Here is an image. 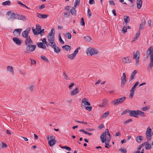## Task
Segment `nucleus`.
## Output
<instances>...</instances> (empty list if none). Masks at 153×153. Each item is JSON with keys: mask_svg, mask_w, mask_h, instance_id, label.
<instances>
[{"mask_svg": "<svg viewBox=\"0 0 153 153\" xmlns=\"http://www.w3.org/2000/svg\"><path fill=\"white\" fill-rule=\"evenodd\" d=\"M87 55L88 56H92V55L97 54L98 52L96 50L91 48H88L86 51Z\"/></svg>", "mask_w": 153, "mask_h": 153, "instance_id": "obj_9", "label": "nucleus"}, {"mask_svg": "<svg viewBox=\"0 0 153 153\" xmlns=\"http://www.w3.org/2000/svg\"><path fill=\"white\" fill-rule=\"evenodd\" d=\"M74 83H71L69 87L70 90L72 89V87L74 85Z\"/></svg>", "mask_w": 153, "mask_h": 153, "instance_id": "obj_63", "label": "nucleus"}, {"mask_svg": "<svg viewBox=\"0 0 153 153\" xmlns=\"http://www.w3.org/2000/svg\"><path fill=\"white\" fill-rule=\"evenodd\" d=\"M31 60V64H35L36 63V62L35 60H33L31 59H30Z\"/></svg>", "mask_w": 153, "mask_h": 153, "instance_id": "obj_62", "label": "nucleus"}, {"mask_svg": "<svg viewBox=\"0 0 153 153\" xmlns=\"http://www.w3.org/2000/svg\"><path fill=\"white\" fill-rule=\"evenodd\" d=\"M10 4L11 2L10 1H7L3 2L2 3V4L3 5H10Z\"/></svg>", "mask_w": 153, "mask_h": 153, "instance_id": "obj_40", "label": "nucleus"}, {"mask_svg": "<svg viewBox=\"0 0 153 153\" xmlns=\"http://www.w3.org/2000/svg\"><path fill=\"white\" fill-rule=\"evenodd\" d=\"M133 54L134 55L133 59H136L135 65L136 66H137L139 64V60L140 58L139 52L138 50H137L135 52H134L133 53Z\"/></svg>", "mask_w": 153, "mask_h": 153, "instance_id": "obj_8", "label": "nucleus"}, {"mask_svg": "<svg viewBox=\"0 0 153 153\" xmlns=\"http://www.w3.org/2000/svg\"><path fill=\"white\" fill-rule=\"evenodd\" d=\"M72 15H75L76 14V11L75 10V7H73L71 9H70L69 11Z\"/></svg>", "mask_w": 153, "mask_h": 153, "instance_id": "obj_27", "label": "nucleus"}, {"mask_svg": "<svg viewBox=\"0 0 153 153\" xmlns=\"http://www.w3.org/2000/svg\"><path fill=\"white\" fill-rule=\"evenodd\" d=\"M67 57L68 58H70L71 59H73L75 58L76 56L74 55V53H72L71 54L68 55Z\"/></svg>", "mask_w": 153, "mask_h": 153, "instance_id": "obj_34", "label": "nucleus"}, {"mask_svg": "<svg viewBox=\"0 0 153 153\" xmlns=\"http://www.w3.org/2000/svg\"><path fill=\"white\" fill-rule=\"evenodd\" d=\"M59 40L60 42L62 44H64V41L62 40V39L61 38V36H60V34L59 33Z\"/></svg>", "mask_w": 153, "mask_h": 153, "instance_id": "obj_47", "label": "nucleus"}, {"mask_svg": "<svg viewBox=\"0 0 153 153\" xmlns=\"http://www.w3.org/2000/svg\"><path fill=\"white\" fill-rule=\"evenodd\" d=\"M108 100H107L106 99H103L102 100V103L104 104V105H106V104L107 103H108Z\"/></svg>", "mask_w": 153, "mask_h": 153, "instance_id": "obj_52", "label": "nucleus"}, {"mask_svg": "<svg viewBox=\"0 0 153 153\" xmlns=\"http://www.w3.org/2000/svg\"><path fill=\"white\" fill-rule=\"evenodd\" d=\"M85 109L88 111H90L92 109V107L91 106H87L85 107Z\"/></svg>", "mask_w": 153, "mask_h": 153, "instance_id": "obj_53", "label": "nucleus"}, {"mask_svg": "<svg viewBox=\"0 0 153 153\" xmlns=\"http://www.w3.org/2000/svg\"><path fill=\"white\" fill-rule=\"evenodd\" d=\"M139 84V82H137L132 87L131 90L132 91H134V89Z\"/></svg>", "mask_w": 153, "mask_h": 153, "instance_id": "obj_38", "label": "nucleus"}, {"mask_svg": "<svg viewBox=\"0 0 153 153\" xmlns=\"http://www.w3.org/2000/svg\"><path fill=\"white\" fill-rule=\"evenodd\" d=\"M31 30L30 27H28L25 31H23L22 33V35L23 37L26 38V39L25 41H27L29 39H31L30 36H28L29 33Z\"/></svg>", "mask_w": 153, "mask_h": 153, "instance_id": "obj_7", "label": "nucleus"}, {"mask_svg": "<svg viewBox=\"0 0 153 153\" xmlns=\"http://www.w3.org/2000/svg\"><path fill=\"white\" fill-rule=\"evenodd\" d=\"M142 3V0H137V7L138 9L141 8Z\"/></svg>", "mask_w": 153, "mask_h": 153, "instance_id": "obj_20", "label": "nucleus"}, {"mask_svg": "<svg viewBox=\"0 0 153 153\" xmlns=\"http://www.w3.org/2000/svg\"><path fill=\"white\" fill-rule=\"evenodd\" d=\"M123 19L126 24L129 22L130 18L129 16H125L123 17Z\"/></svg>", "mask_w": 153, "mask_h": 153, "instance_id": "obj_30", "label": "nucleus"}, {"mask_svg": "<svg viewBox=\"0 0 153 153\" xmlns=\"http://www.w3.org/2000/svg\"><path fill=\"white\" fill-rule=\"evenodd\" d=\"M42 43H44L46 45L48 46V43L46 41V39L45 38H44L42 40Z\"/></svg>", "mask_w": 153, "mask_h": 153, "instance_id": "obj_58", "label": "nucleus"}, {"mask_svg": "<svg viewBox=\"0 0 153 153\" xmlns=\"http://www.w3.org/2000/svg\"><path fill=\"white\" fill-rule=\"evenodd\" d=\"M84 39L86 42H89L91 41V39L89 36H86L84 37Z\"/></svg>", "mask_w": 153, "mask_h": 153, "instance_id": "obj_31", "label": "nucleus"}, {"mask_svg": "<svg viewBox=\"0 0 153 153\" xmlns=\"http://www.w3.org/2000/svg\"><path fill=\"white\" fill-rule=\"evenodd\" d=\"M132 121V119H128V120L124 122V123H125L127 124V123H129V122H131Z\"/></svg>", "mask_w": 153, "mask_h": 153, "instance_id": "obj_61", "label": "nucleus"}, {"mask_svg": "<svg viewBox=\"0 0 153 153\" xmlns=\"http://www.w3.org/2000/svg\"><path fill=\"white\" fill-rule=\"evenodd\" d=\"M41 58L43 60L46 62H49L48 58L44 56L41 55Z\"/></svg>", "mask_w": 153, "mask_h": 153, "instance_id": "obj_35", "label": "nucleus"}, {"mask_svg": "<svg viewBox=\"0 0 153 153\" xmlns=\"http://www.w3.org/2000/svg\"><path fill=\"white\" fill-rule=\"evenodd\" d=\"M80 1V0H76L75 2L74 3V7H76L77 5H79Z\"/></svg>", "mask_w": 153, "mask_h": 153, "instance_id": "obj_45", "label": "nucleus"}, {"mask_svg": "<svg viewBox=\"0 0 153 153\" xmlns=\"http://www.w3.org/2000/svg\"><path fill=\"white\" fill-rule=\"evenodd\" d=\"M36 29H37L38 31H39L41 30V26L39 25H37L36 26Z\"/></svg>", "mask_w": 153, "mask_h": 153, "instance_id": "obj_51", "label": "nucleus"}, {"mask_svg": "<svg viewBox=\"0 0 153 153\" xmlns=\"http://www.w3.org/2000/svg\"><path fill=\"white\" fill-rule=\"evenodd\" d=\"M80 25L82 26H84L85 25L84 18L82 17L81 19Z\"/></svg>", "mask_w": 153, "mask_h": 153, "instance_id": "obj_46", "label": "nucleus"}, {"mask_svg": "<svg viewBox=\"0 0 153 153\" xmlns=\"http://www.w3.org/2000/svg\"><path fill=\"white\" fill-rule=\"evenodd\" d=\"M2 145V148L3 149L4 148H6L7 147V145L4 142H1Z\"/></svg>", "mask_w": 153, "mask_h": 153, "instance_id": "obj_57", "label": "nucleus"}, {"mask_svg": "<svg viewBox=\"0 0 153 153\" xmlns=\"http://www.w3.org/2000/svg\"><path fill=\"white\" fill-rule=\"evenodd\" d=\"M126 74L123 73L122 76L121 78V86L122 87H124L126 82Z\"/></svg>", "mask_w": 153, "mask_h": 153, "instance_id": "obj_10", "label": "nucleus"}, {"mask_svg": "<svg viewBox=\"0 0 153 153\" xmlns=\"http://www.w3.org/2000/svg\"><path fill=\"white\" fill-rule=\"evenodd\" d=\"M13 40L16 44L18 45H20L22 43L21 40L16 37H13Z\"/></svg>", "mask_w": 153, "mask_h": 153, "instance_id": "obj_15", "label": "nucleus"}, {"mask_svg": "<svg viewBox=\"0 0 153 153\" xmlns=\"http://www.w3.org/2000/svg\"><path fill=\"white\" fill-rule=\"evenodd\" d=\"M62 48L64 50H66V51L70 50L71 49V47L69 45H65L62 46Z\"/></svg>", "mask_w": 153, "mask_h": 153, "instance_id": "obj_24", "label": "nucleus"}, {"mask_svg": "<svg viewBox=\"0 0 153 153\" xmlns=\"http://www.w3.org/2000/svg\"><path fill=\"white\" fill-rule=\"evenodd\" d=\"M47 38L48 42L54 41L55 37L54 35L51 36H48Z\"/></svg>", "mask_w": 153, "mask_h": 153, "instance_id": "obj_28", "label": "nucleus"}, {"mask_svg": "<svg viewBox=\"0 0 153 153\" xmlns=\"http://www.w3.org/2000/svg\"><path fill=\"white\" fill-rule=\"evenodd\" d=\"M55 139V137L53 136H51L50 137H47V139L48 141V144L50 146H52L56 143V140Z\"/></svg>", "mask_w": 153, "mask_h": 153, "instance_id": "obj_6", "label": "nucleus"}, {"mask_svg": "<svg viewBox=\"0 0 153 153\" xmlns=\"http://www.w3.org/2000/svg\"><path fill=\"white\" fill-rule=\"evenodd\" d=\"M137 73V71L136 70H134L133 71L131 75V77L129 79V81H131L134 78L135 75Z\"/></svg>", "mask_w": 153, "mask_h": 153, "instance_id": "obj_22", "label": "nucleus"}, {"mask_svg": "<svg viewBox=\"0 0 153 153\" xmlns=\"http://www.w3.org/2000/svg\"><path fill=\"white\" fill-rule=\"evenodd\" d=\"M140 35V32H138L137 33L135 37H136V38H138L139 37Z\"/></svg>", "mask_w": 153, "mask_h": 153, "instance_id": "obj_64", "label": "nucleus"}, {"mask_svg": "<svg viewBox=\"0 0 153 153\" xmlns=\"http://www.w3.org/2000/svg\"><path fill=\"white\" fill-rule=\"evenodd\" d=\"M143 140V137L142 136L137 137L136 138V140L138 143H140Z\"/></svg>", "mask_w": 153, "mask_h": 153, "instance_id": "obj_32", "label": "nucleus"}, {"mask_svg": "<svg viewBox=\"0 0 153 153\" xmlns=\"http://www.w3.org/2000/svg\"><path fill=\"white\" fill-rule=\"evenodd\" d=\"M146 23L145 19L143 17L141 21V23L140 24L139 27V30H141L144 28V26Z\"/></svg>", "mask_w": 153, "mask_h": 153, "instance_id": "obj_14", "label": "nucleus"}, {"mask_svg": "<svg viewBox=\"0 0 153 153\" xmlns=\"http://www.w3.org/2000/svg\"><path fill=\"white\" fill-rule=\"evenodd\" d=\"M152 132V129L150 128V127L147 128L146 133V135L148 134H149V133H151Z\"/></svg>", "mask_w": 153, "mask_h": 153, "instance_id": "obj_39", "label": "nucleus"}, {"mask_svg": "<svg viewBox=\"0 0 153 153\" xmlns=\"http://www.w3.org/2000/svg\"><path fill=\"white\" fill-rule=\"evenodd\" d=\"M95 1L94 0H89V3L90 4H95Z\"/></svg>", "mask_w": 153, "mask_h": 153, "instance_id": "obj_59", "label": "nucleus"}, {"mask_svg": "<svg viewBox=\"0 0 153 153\" xmlns=\"http://www.w3.org/2000/svg\"><path fill=\"white\" fill-rule=\"evenodd\" d=\"M122 62L124 64L130 63L131 62V59L128 57H123L122 59Z\"/></svg>", "mask_w": 153, "mask_h": 153, "instance_id": "obj_13", "label": "nucleus"}, {"mask_svg": "<svg viewBox=\"0 0 153 153\" xmlns=\"http://www.w3.org/2000/svg\"><path fill=\"white\" fill-rule=\"evenodd\" d=\"M79 90L77 88H76L71 92V95L72 96L75 95L79 93Z\"/></svg>", "mask_w": 153, "mask_h": 153, "instance_id": "obj_19", "label": "nucleus"}, {"mask_svg": "<svg viewBox=\"0 0 153 153\" xmlns=\"http://www.w3.org/2000/svg\"><path fill=\"white\" fill-rule=\"evenodd\" d=\"M81 49V48L80 47H79L77 48L74 51V55H75L76 56L77 53L78 52L79 50H80Z\"/></svg>", "mask_w": 153, "mask_h": 153, "instance_id": "obj_41", "label": "nucleus"}, {"mask_svg": "<svg viewBox=\"0 0 153 153\" xmlns=\"http://www.w3.org/2000/svg\"><path fill=\"white\" fill-rule=\"evenodd\" d=\"M37 16L39 18L45 19L48 16V15L46 14H41L39 13H36Z\"/></svg>", "mask_w": 153, "mask_h": 153, "instance_id": "obj_18", "label": "nucleus"}, {"mask_svg": "<svg viewBox=\"0 0 153 153\" xmlns=\"http://www.w3.org/2000/svg\"><path fill=\"white\" fill-rule=\"evenodd\" d=\"M134 91H132L131 90H130L131 93L130 94V97H131V98H132L133 96H134Z\"/></svg>", "mask_w": 153, "mask_h": 153, "instance_id": "obj_56", "label": "nucleus"}, {"mask_svg": "<svg viewBox=\"0 0 153 153\" xmlns=\"http://www.w3.org/2000/svg\"><path fill=\"white\" fill-rule=\"evenodd\" d=\"M52 48L53 49L54 51L57 53H59L60 51V49L56 45H55V47H53Z\"/></svg>", "mask_w": 153, "mask_h": 153, "instance_id": "obj_23", "label": "nucleus"}, {"mask_svg": "<svg viewBox=\"0 0 153 153\" xmlns=\"http://www.w3.org/2000/svg\"><path fill=\"white\" fill-rule=\"evenodd\" d=\"M26 49L27 51L29 52H33L35 51L36 46V45H33V42L31 39L27 40L25 41Z\"/></svg>", "mask_w": 153, "mask_h": 153, "instance_id": "obj_2", "label": "nucleus"}, {"mask_svg": "<svg viewBox=\"0 0 153 153\" xmlns=\"http://www.w3.org/2000/svg\"><path fill=\"white\" fill-rule=\"evenodd\" d=\"M109 114V112L108 111H107L105 112V113L103 114L102 116L103 117H104L105 118L107 117Z\"/></svg>", "mask_w": 153, "mask_h": 153, "instance_id": "obj_43", "label": "nucleus"}, {"mask_svg": "<svg viewBox=\"0 0 153 153\" xmlns=\"http://www.w3.org/2000/svg\"><path fill=\"white\" fill-rule=\"evenodd\" d=\"M53 35H55V33L54 32L53 33V30L52 29L48 36H53Z\"/></svg>", "mask_w": 153, "mask_h": 153, "instance_id": "obj_49", "label": "nucleus"}, {"mask_svg": "<svg viewBox=\"0 0 153 153\" xmlns=\"http://www.w3.org/2000/svg\"><path fill=\"white\" fill-rule=\"evenodd\" d=\"M64 15L65 17H69L70 16V13L67 12H65Z\"/></svg>", "mask_w": 153, "mask_h": 153, "instance_id": "obj_50", "label": "nucleus"}, {"mask_svg": "<svg viewBox=\"0 0 153 153\" xmlns=\"http://www.w3.org/2000/svg\"><path fill=\"white\" fill-rule=\"evenodd\" d=\"M8 20H12L13 19L25 21L27 20L25 16L15 13L12 11H8L6 14Z\"/></svg>", "mask_w": 153, "mask_h": 153, "instance_id": "obj_1", "label": "nucleus"}, {"mask_svg": "<svg viewBox=\"0 0 153 153\" xmlns=\"http://www.w3.org/2000/svg\"><path fill=\"white\" fill-rule=\"evenodd\" d=\"M122 31H123V32L124 33H125L127 31V28H126L125 27H123L122 29Z\"/></svg>", "mask_w": 153, "mask_h": 153, "instance_id": "obj_60", "label": "nucleus"}, {"mask_svg": "<svg viewBox=\"0 0 153 153\" xmlns=\"http://www.w3.org/2000/svg\"><path fill=\"white\" fill-rule=\"evenodd\" d=\"M88 102V99L86 98H84L82 100V105H86Z\"/></svg>", "mask_w": 153, "mask_h": 153, "instance_id": "obj_26", "label": "nucleus"}, {"mask_svg": "<svg viewBox=\"0 0 153 153\" xmlns=\"http://www.w3.org/2000/svg\"><path fill=\"white\" fill-rule=\"evenodd\" d=\"M63 75L64 77L66 80H70V78L68 76L65 71H64L63 73Z\"/></svg>", "mask_w": 153, "mask_h": 153, "instance_id": "obj_36", "label": "nucleus"}, {"mask_svg": "<svg viewBox=\"0 0 153 153\" xmlns=\"http://www.w3.org/2000/svg\"><path fill=\"white\" fill-rule=\"evenodd\" d=\"M150 108L149 105L145 107H144L143 108V111H146V110H148Z\"/></svg>", "mask_w": 153, "mask_h": 153, "instance_id": "obj_48", "label": "nucleus"}, {"mask_svg": "<svg viewBox=\"0 0 153 153\" xmlns=\"http://www.w3.org/2000/svg\"><path fill=\"white\" fill-rule=\"evenodd\" d=\"M107 141L106 142H105V147L106 148H108L109 147L108 146H109V147L111 146V145H109V143L111 141V137H110L106 139Z\"/></svg>", "mask_w": 153, "mask_h": 153, "instance_id": "obj_21", "label": "nucleus"}, {"mask_svg": "<svg viewBox=\"0 0 153 153\" xmlns=\"http://www.w3.org/2000/svg\"><path fill=\"white\" fill-rule=\"evenodd\" d=\"M145 146V147L146 149L149 150L150 149L152 148L151 145L148 142H145L143 143Z\"/></svg>", "mask_w": 153, "mask_h": 153, "instance_id": "obj_17", "label": "nucleus"}, {"mask_svg": "<svg viewBox=\"0 0 153 153\" xmlns=\"http://www.w3.org/2000/svg\"><path fill=\"white\" fill-rule=\"evenodd\" d=\"M126 99V97H123L112 101V103L114 106L118 105L124 102Z\"/></svg>", "mask_w": 153, "mask_h": 153, "instance_id": "obj_5", "label": "nucleus"}, {"mask_svg": "<svg viewBox=\"0 0 153 153\" xmlns=\"http://www.w3.org/2000/svg\"><path fill=\"white\" fill-rule=\"evenodd\" d=\"M106 131L103 132L102 134L100 136V138L101 141L102 143H104L106 141V139L110 137L111 138L110 134L109 132V130L108 129L105 130Z\"/></svg>", "mask_w": 153, "mask_h": 153, "instance_id": "obj_4", "label": "nucleus"}, {"mask_svg": "<svg viewBox=\"0 0 153 153\" xmlns=\"http://www.w3.org/2000/svg\"><path fill=\"white\" fill-rule=\"evenodd\" d=\"M33 32L34 33V34L35 35H37L39 34V33H38V32H39V31H37L35 29L33 30Z\"/></svg>", "mask_w": 153, "mask_h": 153, "instance_id": "obj_55", "label": "nucleus"}, {"mask_svg": "<svg viewBox=\"0 0 153 153\" xmlns=\"http://www.w3.org/2000/svg\"><path fill=\"white\" fill-rule=\"evenodd\" d=\"M146 55L148 56L150 55L151 62L149 66L152 68L153 66V47L151 46L146 51Z\"/></svg>", "mask_w": 153, "mask_h": 153, "instance_id": "obj_3", "label": "nucleus"}, {"mask_svg": "<svg viewBox=\"0 0 153 153\" xmlns=\"http://www.w3.org/2000/svg\"><path fill=\"white\" fill-rule=\"evenodd\" d=\"M36 44L39 48L45 49V50L47 49L45 45L43 43L41 42H37Z\"/></svg>", "mask_w": 153, "mask_h": 153, "instance_id": "obj_16", "label": "nucleus"}, {"mask_svg": "<svg viewBox=\"0 0 153 153\" xmlns=\"http://www.w3.org/2000/svg\"><path fill=\"white\" fill-rule=\"evenodd\" d=\"M128 112H129V115L130 116L135 117H138L137 116L138 115V110L130 111L129 110Z\"/></svg>", "mask_w": 153, "mask_h": 153, "instance_id": "obj_11", "label": "nucleus"}, {"mask_svg": "<svg viewBox=\"0 0 153 153\" xmlns=\"http://www.w3.org/2000/svg\"><path fill=\"white\" fill-rule=\"evenodd\" d=\"M67 36L68 39H70L71 38V35L70 33H67Z\"/></svg>", "mask_w": 153, "mask_h": 153, "instance_id": "obj_54", "label": "nucleus"}, {"mask_svg": "<svg viewBox=\"0 0 153 153\" xmlns=\"http://www.w3.org/2000/svg\"><path fill=\"white\" fill-rule=\"evenodd\" d=\"M119 151H120L122 153H126L127 150L125 149L121 148L119 149Z\"/></svg>", "mask_w": 153, "mask_h": 153, "instance_id": "obj_42", "label": "nucleus"}, {"mask_svg": "<svg viewBox=\"0 0 153 153\" xmlns=\"http://www.w3.org/2000/svg\"><path fill=\"white\" fill-rule=\"evenodd\" d=\"M87 15L89 18H90L91 16V13L90 9L88 8L87 10Z\"/></svg>", "mask_w": 153, "mask_h": 153, "instance_id": "obj_44", "label": "nucleus"}, {"mask_svg": "<svg viewBox=\"0 0 153 153\" xmlns=\"http://www.w3.org/2000/svg\"><path fill=\"white\" fill-rule=\"evenodd\" d=\"M49 43H48V45L51 46L52 48H53V47H55V45H56L54 41H50L48 42Z\"/></svg>", "mask_w": 153, "mask_h": 153, "instance_id": "obj_29", "label": "nucleus"}, {"mask_svg": "<svg viewBox=\"0 0 153 153\" xmlns=\"http://www.w3.org/2000/svg\"><path fill=\"white\" fill-rule=\"evenodd\" d=\"M144 146V144H143V143H142V144H141V145H140L139 147H138L137 148V151H135L133 153H136V152H138L139 153H140V150H141V148L143 147V146Z\"/></svg>", "mask_w": 153, "mask_h": 153, "instance_id": "obj_33", "label": "nucleus"}, {"mask_svg": "<svg viewBox=\"0 0 153 153\" xmlns=\"http://www.w3.org/2000/svg\"><path fill=\"white\" fill-rule=\"evenodd\" d=\"M22 31L21 28L15 29L13 32V34L16 36H18L20 35Z\"/></svg>", "mask_w": 153, "mask_h": 153, "instance_id": "obj_12", "label": "nucleus"}, {"mask_svg": "<svg viewBox=\"0 0 153 153\" xmlns=\"http://www.w3.org/2000/svg\"><path fill=\"white\" fill-rule=\"evenodd\" d=\"M7 70L11 72L13 74H14V72L13 71V67L10 66H8L7 68Z\"/></svg>", "mask_w": 153, "mask_h": 153, "instance_id": "obj_25", "label": "nucleus"}, {"mask_svg": "<svg viewBox=\"0 0 153 153\" xmlns=\"http://www.w3.org/2000/svg\"><path fill=\"white\" fill-rule=\"evenodd\" d=\"M138 115H140V116H143V117H145L144 113L140 110H138Z\"/></svg>", "mask_w": 153, "mask_h": 153, "instance_id": "obj_37", "label": "nucleus"}]
</instances>
